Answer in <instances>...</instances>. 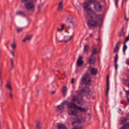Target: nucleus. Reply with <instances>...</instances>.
Here are the masks:
<instances>
[{"label":"nucleus","instance_id":"f257e3e1","mask_svg":"<svg viewBox=\"0 0 129 129\" xmlns=\"http://www.w3.org/2000/svg\"><path fill=\"white\" fill-rule=\"evenodd\" d=\"M90 3L85 1L83 3V8L86 12V17L87 19L88 25L89 28L93 29L96 26L100 27L103 22L104 16L101 14L97 15L91 9Z\"/></svg>","mask_w":129,"mask_h":129},{"label":"nucleus","instance_id":"f03ea898","mask_svg":"<svg viewBox=\"0 0 129 129\" xmlns=\"http://www.w3.org/2000/svg\"><path fill=\"white\" fill-rule=\"evenodd\" d=\"M17 15H20V16H17L15 19V21L18 25H22L24 22L25 20V14L22 11H17L16 13Z\"/></svg>","mask_w":129,"mask_h":129},{"label":"nucleus","instance_id":"7ed1b4c3","mask_svg":"<svg viewBox=\"0 0 129 129\" xmlns=\"http://www.w3.org/2000/svg\"><path fill=\"white\" fill-rule=\"evenodd\" d=\"M25 8L28 11L33 12L35 10V5L33 0L27 1L24 3Z\"/></svg>","mask_w":129,"mask_h":129},{"label":"nucleus","instance_id":"20e7f679","mask_svg":"<svg viewBox=\"0 0 129 129\" xmlns=\"http://www.w3.org/2000/svg\"><path fill=\"white\" fill-rule=\"evenodd\" d=\"M81 84H85L86 85H89V83L91 81L90 75L87 73H85L81 78Z\"/></svg>","mask_w":129,"mask_h":129},{"label":"nucleus","instance_id":"39448f33","mask_svg":"<svg viewBox=\"0 0 129 129\" xmlns=\"http://www.w3.org/2000/svg\"><path fill=\"white\" fill-rule=\"evenodd\" d=\"M78 111L76 108H73L68 110V115L75 116H77Z\"/></svg>","mask_w":129,"mask_h":129},{"label":"nucleus","instance_id":"423d86ee","mask_svg":"<svg viewBox=\"0 0 129 129\" xmlns=\"http://www.w3.org/2000/svg\"><path fill=\"white\" fill-rule=\"evenodd\" d=\"M72 101L73 102L77 101L78 104H80L83 103L82 99L81 98L79 100V96H78L75 95H74L72 99Z\"/></svg>","mask_w":129,"mask_h":129},{"label":"nucleus","instance_id":"0eeeda50","mask_svg":"<svg viewBox=\"0 0 129 129\" xmlns=\"http://www.w3.org/2000/svg\"><path fill=\"white\" fill-rule=\"evenodd\" d=\"M68 110L73 109V108H76L77 105L74 103L72 102L68 103L66 104Z\"/></svg>","mask_w":129,"mask_h":129},{"label":"nucleus","instance_id":"6e6552de","mask_svg":"<svg viewBox=\"0 0 129 129\" xmlns=\"http://www.w3.org/2000/svg\"><path fill=\"white\" fill-rule=\"evenodd\" d=\"M87 60V62L90 64H93L95 63V57L92 55H91Z\"/></svg>","mask_w":129,"mask_h":129},{"label":"nucleus","instance_id":"1a4fd4ad","mask_svg":"<svg viewBox=\"0 0 129 129\" xmlns=\"http://www.w3.org/2000/svg\"><path fill=\"white\" fill-rule=\"evenodd\" d=\"M94 8L97 11L100 12L102 11V5L99 2H96V4L94 5Z\"/></svg>","mask_w":129,"mask_h":129},{"label":"nucleus","instance_id":"9d476101","mask_svg":"<svg viewBox=\"0 0 129 129\" xmlns=\"http://www.w3.org/2000/svg\"><path fill=\"white\" fill-rule=\"evenodd\" d=\"M109 74H108L107 77V90L106 91V97L107 98H108V93L109 89Z\"/></svg>","mask_w":129,"mask_h":129},{"label":"nucleus","instance_id":"9b49d317","mask_svg":"<svg viewBox=\"0 0 129 129\" xmlns=\"http://www.w3.org/2000/svg\"><path fill=\"white\" fill-rule=\"evenodd\" d=\"M83 58V57L80 56L79 57L76 63V64L78 67L81 66L83 64V61L81 60V59Z\"/></svg>","mask_w":129,"mask_h":129},{"label":"nucleus","instance_id":"f8f14e48","mask_svg":"<svg viewBox=\"0 0 129 129\" xmlns=\"http://www.w3.org/2000/svg\"><path fill=\"white\" fill-rule=\"evenodd\" d=\"M63 3L62 1H61L58 4L57 11L58 12H61L63 9Z\"/></svg>","mask_w":129,"mask_h":129},{"label":"nucleus","instance_id":"ddd939ff","mask_svg":"<svg viewBox=\"0 0 129 129\" xmlns=\"http://www.w3.org/2000/svg\"><path fill=\"white\" fill-rule=\"evenodd\" d=\"M58 129H67L65 125L63 124L57 123V125L56 126Z\"/></svg>","mask_w":129,"mask_h":129},{"label":"nucleus","instance_id":"4468645a","mask_svg":"<svg viewBox=\"0 0 129 129\" xmlns=\"http://www.w3.org/2000/svg\"><path fill=\"white\" fill-rule=\"evenodd\" d=\"M91 74L94 76L96 74L98 70L96 69L92 68L90 70Z\"/></svg>","mask_w":129,"mask_h":129},{"label":"nucleus","instance_id":"2eb2a0df","mask_svg":"<svg viewBox=\"0 0 129 129\" xmlns=\"http://www.w3.org/2000/svg\"><path fill=\"white\" fill-rule=\"evenodd\" d=\"M66 32L67 33V34H63L64 38V42L65 43H67L68 42V38H69V33L68 32L66 31Z\"/></svg>","mask_w":129,"mask_h":129},{"label":"nucleus","instance_id":"dca6fc26","mask_svg":"<svg viewBox=\"0 0 129 129\" xmlns=\"http://www.w3.org/2000/svg\"><path fill=\"white\" fill-rule=\"evenodd\" d=\"M36 124L35 129H41V127L40 122L38 120H37L36 121Z\"/></svg>","mask_w":129,"mask_h":129},{"label":"nucleus","instance_id":"f3484780","mask_svg":"<svg viewBox=\"0 0 129 129\" xmlns=\"http://www.w3.org/2000/svg\"><path fill=\"white\" fill-rule=\"evenodd\" d=\"M118 58V55L117 54H116V55L114 59V62L115 63V68L116 71H117L118 68V65L117 64V61Z\"/></svg>","mask_w":129,"mask_h":129},{"label":"nucleus","instance_id":"a211bd4d","mask_svg":"<svg viewBox=\"0 0 129 129\" xmlns=\"http://www.w3.org/2000/svg\"><path fill=\"white\" fill-rule=\"evenodd\" d=\"M57 110H60L63 111L64 107L63 105H60L57 106Z\"/></svg>","mask_w":129,"mask_h":129},{"label":"nucleus","instance_id":"6ab92c4d","mask_svg":"<svg viewBox=\"0 0 129 129\" xmlns=\"http://www.w3.org/2000/svg\"><path fill=\"white\" fill-rule=\"evenodd\" d=\"M90 91V89L89 87H84L82 90V91L86 93H89Z\"/></svg>","mask_w":129,"mask_h":129},{"label":"nucleus","instance_id":"aec40b11","mask_svg":"<svg viewBox=\"0 0 129 129\" xmlns=\"http://www.w3.org/2000/svg\"><path fill=\"white\" fill-rule=\"evenodd\" d=\"M78 110H79L81 112H83L85 111V108H82L81 107L77 106L76 108Z\"/></svg>","mask_w":129,"mask_h":129},{"label":"nucleus","instance_id":"412c9836","mask_svg":"<svg viewBox=\"0 0 129 129\" xmlns=\"http://www.w3.org/2000/svg\"><path fill=\"white\" fill-rule=\"evenodd\" d=\"M56 40H57V39H58V41L59 42H62L61 41H60L61 40L63 39L62 36H61L60 35H58V37H57V36H56Z\"/></svg>","mask_w":129,"mask_h":129},{"label":"nucleus","instance_id":"4be33fe9","mask_svg":"<svg viewBox=\"0 0 129 129\" xmlns=\"http://www.w3.org/2000/svg\"><path fill=\"white\" fill-rule=\"evenodd\" d=\"M6 87L8 88L10 90V91H12V89L11 87L10 84L8 82H7L6 84Z\"/></svg>","mask_w":129,"mask_h":129},{"label":"nucleus","instance_id":"5701e85b","mask_svg":"<svg viewBox=\"0 0 129 129\" xmlns=\"http://www.w3.org/2000/svg\"><path fill=\"white\" fill-rule=\"evenodd\" d=\"M97 51L96 49L95 48H94L92 50V54L91 55L93 56V55H95L97 54Z\"/></svg>","mask_w":129,"mask_h":129},{"label":"nucleus","instance_id":"b1692460","mask_svg":"<svg viewBox=\"0 0 129 129\" xmlns=\"http://www.w3.org/2000/svg\"><path fill=\"white\" fill-rule=\"evenodd\" d=\"M89 48V46L88 45H84V52H85L87 51L88 50Z\"/></svg>","mask_w":129,"mask_h":129},{"label":"nucleus","instance_id":"393cba45","mask_svg":"<svg viewBox=\"0 0 129 129\" xmlns=\"http://www.w3.org/2000/svg\"><path fill=\"white\" fill-rule=\"evenodd\" d=\"M127 95L126 98L128 103H129V90H127L125 91Z\"/></svg>","mask_w":129,"mask_h":129},{"label":"nucleus","instance_id":"a878e982","mask_svg":"<svg viewBox=\"0 0 129 129\" xmlns=\"http://www.w3.org/2000/svg\"><path fill=\"white\" fill-rule=\"evenodd\" d=\"M33 37V35H27L25 37L27 39V40H28L29 41L30 39L32 38Z\"/></svg>","mask_w":129,"mask_h":129},{"label":"nucleus","instance_id":"bb28decb","mask_svg":"<svg viewBox=\"0 0 129 129\" xmlns=\"http://www.w3.org/2000/svg\"><path fill=\"white\" fill-rule=\"evenodd\" d=\"M77 123L80 124L81 123V120H80L78 118L76 120L74 121L72 123V124L73 125L75 123Z\"/></svg>","mask_w":129,"mask_h":129},{"label":"nucleus","instance_id":"cd10ccee","mask_svg":"<svg viewBox=\"0 0 129 129\" xmlns=\"http://www.w3.org/2000/svg\"><path fill=\"white\" fill-rule=\"evenodd\" d=\"M119 49V47L118 46V44H116L114 48V53H115L116 52H117Z\"/></svg>","mask_w":129,"mask_h":129},{"label":"nucleus","instance_id":"c85d7f7f","mask_svg":"<svg viewBox=\"0 0 129 129\" xmlns=\"http://www.w3.org/2000/svg\"><path fill=\"white\" fill-rule=\"evenodd\" d=\"M73 19V17L72 16H68V17L66 19V22H69L70 21H71Z\"/></svg>","mask_w":129,"mask_h":129},{"label":"nucleus","instance_id":"c756f323","mask_svg":"<svg viewBox=\"0 0 129 129\" xmlns=\"http://www.w3.org/2000/svg\"><path fill=\"white\" fill-rule=\"evenodd\" d=\"M10 61L11 62V69H12L13 68L14 64L13 60L11 58L10 59Z\"/></svg>","mask_w":129,"mask_h":129},{"label":"nucleus","instance_id":"7c9ffc66","mask_svg":"<svg viewBox=\"0 0 129 129\" xmlns=\"http://www.w3.org/2000/svg\"><path fill=\"white\" fill-rule=\"evenodd\" d=\"M123 125L126 128H129V122L124 124Z\"/></svg>","mask_w":129,"mask_h":129},{"label":"nucleus","instance_id":"2f4dec72","mask_svg":"<svg viewBox=\"0 0 129 129\" xmlns=\"http://www.w3.org/2000/svg\"><path fill=\"white\" fill-rule=\"evenodd\" d=\"M11 46L13 49H15L16 47V45L15 43H13L11 44Z\"/></svg>","mask_w":129,"mask_h":129},{"label":"nucleus","instance_id":"473e14b6","mask_svg":"<svg viewBox=\"0 0 129 129\" xmlns=\"http://www.w3.org/2000/svg\"><path fill=\"white\" fill-rule=\"evenodd\" d=\"M127 48V46L125 45V43H123V51L124 52H125Z\"/></svg>","mask_w":129,"mask_h":129},{"label":"nucleus","instance_id":"72a5a7b5","mask_svg":"<svg viewBox=\"0 0 129 129\" xmlns=\"http://www.w3.org/2000/svg\"><path fill=\"white\" fill-rule=\"evenodd\" d=\"M69 22L72 24L71 26L74 28L75 26V24L72 19L71 21H70Z\"/></svg>","mask_w":129,"mask_h":129},{"label":"nucleus","instance_id":"f704fd0d","mask_svg":"<svg viewBox=\"0 0 129 129\" xmlns=\"http://www.w3.org/2000/svg\"><path fill=\"white\" fill-rule=\"evenodd\" d=\"M127 121V119L125 118H123V119L121 120V122L122 124L125 123V122Z\"/></svg>","mask_w":129,"mask_h":129},{"label":"nucleus","instance_id":"c9c22d12","mask_svg":"<svg viewBox=\"0 0 129 129\" xmlns=\"http://www.w3.org/2000/svg\"><path fill=\"white\" fill-rule=\"evenodd\" d=\"M90 3H92L96 2V0H87Z\"/></svg>","mask_w":129,"mask_h":129},{"label":"nucleus","instance_id":"e433bc0d","mask_svg":"<svg viewBox=\"0 0 129 129\" xmlns=\"http://www.w3.org/2000/svg\"><path fill=\"white\" fill-rule=\"evenodd\" d=\"M23 30V28H17V32L18 33H19V32H21Z\"/></svg>","mask_w":129,"mask_h":129},{"label":"nucleus","instance_id":"4c0bfd02","mask_svg":"<svg viewBox=\"0 0 129 129\" xmlns=\"http://www.w3.org/2000/svg\"><path fill=\"white\" fill-rule=\"evenodd\" d=\"M68 89L67 87L65 86H64L63 87L62 91H67Z\"/></svg>","mask_w":129,"mask_h":129},{"label":"nucleus","instance_id":"58836bf2","mask_svg":"<svg viewBox=\"0 0 129 129\" xmlns=\"http://www.w3.org/2000/svg\"><path fill=\"white\" fill-rule=\"evenodd\" d=\"M129 40V36H128L126 38L125 41L124 42V43H125V42L128 41Z\"/></svg>","mask_w":129,"mask_h":129},{"label":"nucleus","instance_id":"ea45409f","mask_svg":"<svg viewBox=\"0 0 129 129\" xmlns=\"http://www.w3.org/2000/svg\"><path fill=\"white\" fill-rule=\"evenodd\" d=\"M40 7H41L40 6H38V13H39L40 12Z\"/></svg>","mask_w":129,"mask_h":129},{"label":"nucleus","instance_id":"a19ab883","mask_svg":"<svg viewBox=\"0 0 129 129\" xmlns=\"http://www.w3.org/2000/svg\"><path fill=\"white\" fill-rule=\"evenodd\" d=\"M26 40H27V39L25 36L24 38L22 40V41L23 42H25Z\"/></svg>","mask_w":129,"mask_h":129},{"label":"nucleus","instance_id":"79ce46f5","mask_svg":"<svg viewBox=\"0 0 129 129\" xmlns=\"http://www.w3.org/2000/svg\"><path fill=\"white\" fill-rule=\"evenodd\" d=\"M82 128V126H80L78 127H75L73 128L72 129H81Z\"/></svg>","mask_w":129,"mask_h":129},{"label":"nucleus","instance_id":"37998d69","mask_svg":"<svg viewBox=\"0 0 129 129\" xmlns=\"http://www.w3.org/2000/svg\"><path fill=\"white\" fill-rule=\"evenodd\" d=\"M67 93V91H62V95L63 96H65Z\"/></svg>","mask_w":129,"mask_h":129},{"label":"nucleus","instance_id":"c03bdc74","mask_svg":"<svg viewBox=\"0 0 129 129\" xmlns=\"http://www.w3.org/2000/svg\"><path fill=\"white\" fill-rule=\"evenodd\" d=\"M11 92V91H10V92L9 93V96L12 99L13 98V95L12 94Z\"/></svg>","mask_w":129,"mask_h":129},{"label":"nucleus","instance_id":"a18cd8bd","mask_svg":"<svg viewBox=\"0 0 129 129\" xmlns=\"http://www.w3.org/2000/svg\"><path fill=\"white\" fill-rule=\"evenodd\" d=\"M64 24H61V30H63L64 28Z\"/></svg>","mask_w":129,"mask_h":129},{"label":"nucleus","instance_id":"49530a36","mask_svg":"<svg viewBox=\"0 0 129 129\" xmlns=\"http://www.w3.org/2000/svg\"><path fill=\"white\" fill-rule=\"evenodd\" d=\"M115 4L117 7H118V0H115Z\"/></svg>","mask_w":129,"mask_h":129},{"label":"nucleus","instance_id":"de8ad7c7","mask_svg":"<svg viewBox=\"0 0 129 129\" xmlns=\"http://www.w3.org/2000/svg\"><path fill=\"white\" fill-rule=\"evenodd\" d=\"M62 30H61V29H59L58 28H57V31L58 32H61L62 31Z\"/></svg>","mask_w":129,"mask_h":129},{"label":"nucleus","instance_id":"09e8293b","mask_svg":"<svg viewBox=\"0 0 129 129\" xmlns=\"http://www.w3.org/2000/svg\"><path fill=\"white\" fill-rule=\"evenodd\" d=\"M126 63V64L128 65H129V59H127Z\"/></svg>","mask_w":129,"mask_h":129},{"label":"nucleus","instance_id":"8fccbe9b","mask_svg":"<svg viewBox=\"0 0 129 129\" xmlns=\"http://www.w3.org/2000/svg\"><path fill=\"white\" fill-rule=\"evenodd\" d=\"M74 78H72L71 79V83L72 84L74 82Z\"/></svg>","mask_w":129,"mask_h":129},{"label":"nucleus","instance_id":"3c124183","mask_svg":"<svg viewBox=\"0 0 129 129\" xmlns=\"http://www.w3.org/2000/svg\"><path fill=\"white\" fill-rule=\"evenodd\" d=\"M72 36H69V38H68V41H69L72 38Z\"/></svg>","mask_w":129,"mask_h":129},{"label":"nucleus","instance_id":"603ef678","mask_svg":"<svg viewBox=\"0 0 129 129\" xmlns=\"http://www.w3.org/2000/svg\"><path fill=\"white\" fill-rule=\"evenodd\" d=\"M68 102V101H67V100H65L64 101V102H62V103L63 104V105H64L65 104V103H67Z\"/></svg>","mask_w":129,"mask_h":129},{"label":"nucleus","instance_id":"864d4df0","mask_svg":"<svg viewBox=\"0 0 129 129\" xmlns=\"http://www.w3.org/2000/svg\"><path fill=\"white\" fill-rule=\"evenodd\" d=\"M120 129H127L123 125L120 128Z\"/></svg>","mask_w":129,"mask_h":129},{"label":"nucleus","instance_id":"5fc2aeb1","mask_svg":"<svg viewBox=\"0 0 129 129\" xmlns=\"http://www.w3.org/2000/svg\"><path fill=\"white\" fill-rule=\"evenodd\" d=\"M89 37L90 38H91L92 37H93V35L92 34H90L89 36Z\"/></svg>","mask_w":129,"mask_h":129},{"label":"nucleus","instance_id":"6e6d98bb","mask_svg":"<svg viewBox=\"0 0 129 129\" xmlns=\"http://www.w3.org/2000/svg\"><path fill=\"white\" fill-rule=\"evenodd\" d=\"M62 38H63V39L61 40H60V41L64 42V38L63 34L62 35Z\"/></svg>","mask_w":129,"mask_h":129},{"label":"nucleus","instance_id":"4d7b16f0","mask_svg":"<svg viewBox=\"0 0 129 129\" xmlns=\"http://www.w3.org/2000/svg\"><path fill=\"white\" fill-rule=\"evenodd\" d=\"M55 91H52L51 92V93L52 94H54L55 93Z\"/></svg>","mask_w":129,"mask_h":129},{"label":"nucleus","instance_id":"13d9d810","mask_svg":"<svg viewBox=\"0 0 129 129\" xmlns=\"http://www.w3.org/2000/svg\"><path fill=\"white\" fill-rule=\"evenodd\" d=\"M27 0H21V1L22 2L24 3V2L26 1Z\"/></svg>","mask_w":129,"mask_h":129},{"label":"nucleus","instance_id":"bf43d9fd","mask_svg":"<svg viewBox=\"0 0 129 129\" xmlns=\"http://www.w3.org/2000/svg\"><path fill=\"white\" fill-rule=\"evenodd\" d=\"M96 40L98 41H100V37H99V38L98 39H96Z\"/></svg>","mask_w":129,"mask_h":129},{"label":"nucleus","instance_id":"052dcab7","mask_svg":"<svg viewBox=\"0 0 129 129\" xmlns=\"http://www.w3.org/2000/svg\"><path fill=\"white\" fill-rule=\"evenodd\" d=\"M125 19H126V20L127 21L128 20V19L127 18H126V15H125Z\"/></svg>","mask_w":129,"mask_h":129},{"label":"nucleus","instance_id":"680f3d73","mask_svg":"<svg viewBox=\"0 0 129 129\" xmlns=\"http://www.w3.org/2000/svg\"><path fill=\"white\" fill-rule=\"evenodd\" d=\"M11 54L12 55V56L14 57V53L13 52H11Z\"/></svg>","mask_w":129,"mask_h":129},{"label":"nucleus","instance_id":"e2e57ef3","mask_svg":"<svg viewBox=\"0 0 129 129\" xmlns=\"http://www.w3.org/2000/svg\"><path fill=\"white\" fill-rule=\"evenodd\" d=\"M116 44H118V45L120 44V42L118 41Z\"/></svg>","mask_w":129,"mask_h":129},{"label":"nucleus","instance_id":"0e129e2a","mask_svg":"<svg viewBox=\"0 0 129 129\" xmlns=\"http://www.w3.org/2000/svg\"><path fill=\"white\" fill-rule=\"evenodd\" d=\"M68 27L69 28H70V27H71V25H69L68 26Z\"/></svg>","mask_w":129,"mask_h":129},{"label":"nucleus","instance_id":"69168bd1","mask_svg":"<svg viewBox=\"0 0 129 129\" xmlns=\"http://www.w3.org/2000/svg\"><path fill=\"white\" fill-rule=\"evenodd\" d=\"M35 77H36L37 79V78H38V76L37 75H36V76H35Z\"/></svg>","mask_w":129,"mask_h":129},{"label":"nucleus","instance_id":"338daca9","mask_svg":"<svg viewBox=\"0 0 129 129\" xmlns=\"http://www.w3.org/2000/svg\"><path fill=\"white\" fill-rule=\"evenodd\" d=\"M88 38H87L86 39V41H87V40H88Z\"/></svg>","mask_w":129,"mask_h":129},{"label":"nucleus","instance_id":"774afa93","mask_svg":"<svg viewBox=\"0 0 129 129\" xmlns=\"http://www.w3.org/2000/svg\"><path fill=\"white\" fill-rule=\"evenodd\" d=\"M127 86H129V82L128 83V84H127Z\"/></svg>","mask_w":129,"mask_h":129}]
</instances>
